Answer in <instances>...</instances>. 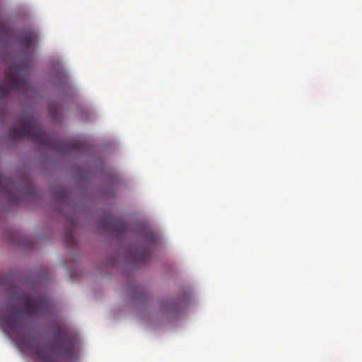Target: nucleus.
Returning a JSON list of instances; mask_svg holds the SVG:
<instances>
[{
	"label": "nucleus",
	"instance_id": "obj_1",
	"mask_svg": "<svg viewBox=\"0 0 362 362\" xmlns=\"http://www.w3.org/2000/svg\"><path fill=\"white\" fill-rule=\"evenodd\" d=\"M25 325V317L17 309L5 315L1 322L4 331L10 337L17 339L18 346L22 351H31L43 362H63L74 357L76 337L68 328L58 327L54 332L53 342L40 346L34 336L21 335Z\"/></svg>",
	"mask_w": 362,
	"mask_h": 362
},
{
	"label": "nucleus",
	"instance_id": "obj_2",
	"mask_svg": "<svg viewBox=\"0 0 362 362\" xmlns=\"http://www.w3.org/2000/svg\"><path fill=\"white\" fill-rule=\"evenodd\" d=\"M20 124L14 125L9 132L10 137L13 140L28 137L36 144L61 153H68L78 148V144H70L66 141L57 140L51 138L44 131L42 127L37 125L36 119L33 115H26L21 118Z\"/></svg>",
	"mask_w": 362,
	"mask_h": 362
},
{
	"label": "nucleus",
	"instance_id": "obj_3",
	"mask_svg": "<svg viewBox=\"0 0 362 362\" xmlns=\"http://www.w3.org/2000/svg\"><path fill=\"white\" fill-rule=\"evenodd\" d=\"M25 70L18 65H14L6 70V78L0 86V98L6 97L11 90L21 92L23 95L30 97L33 87L25 78Z\"/></svg>",
	"mask_w": 362,
	"mask_h": 362
},
{
	"label": "nucleus",
	"instance_id": "obj_4",
	"mask_svg": "<svg viewBox=\"0 0 362 362\" xmlns=\"http://www.w3.org/2000/svg\"><path fill=\"white\" fill-rule=\"evenodd\" d=\"M18 303L23 314L28 317L44 316L50 308L49 300L45 296L32 298L27 295H22L18 298Z\"/></svg>",
	"mask_w": 362,
	"mask_h": 362
},
{
	"label": "nucleus",
	"instance_id": "obj_5",
	"mask_svg": "<svg viewBox=\"0 0 362 362\" xmlns=\"http://www.w3.org/2000/svg\"><path fill=\"white\" fill-rule=\"evenodd\" d=\"M17 190L15 182L0 172V194L5 195L8 201L15 205L19 204L18 199L15 198L13 194V192Z\"/></svg>",
	"mask_w": 362,
	"mask_h": 362
},
{
	"label": "nucleus",
	"instance_id": "obj_6",
	"mask_svg": "<svg viewBox=\"0 0 362 362\" xmlns=\"http://www.w3.org/2000/svg\"><path fill=\"white\" fill-rule=\"evenodd\" d=\"M100 225L107 231L122 233L127 229V226L122 219L110 215L100 218Z\"/></svg>",
	"mask_w": 362,
	"mask_h": 362
},
{
	"label": "nucleus",
	"instance_id": "obj_7",
	"mask_svg": "<svg viewBox=\"0 0 362 362\" xmlns=\"http://www.w3.org/2000/svg\"><path fill=\"white\" fill-rule=\"evenodd\" d=\"M127 293L132 301L135 303H141L146 300V290L139 285L132 284L127 288Z\"/></svg>",
	"mask_w": 362,
	"mask_h": 362
},
{
	"label": "nucleus",
	"instance_id": "obj_8",
	"mask_svg": "<svg viewBox=\"0 0 362 362\" xmlns=\"http://www.w3.org/2000/svg\"><path fill=\"white\" fill-rule=\"evenodd\" d=\"M131 259L137 264L146 263L151 259L148 247H138L129 252Z\"/></svg>",
	"mask_w": 362,
	"mask_h": 362
},
{
	"label": "nucleus",
	"instance_id": "obj_9",
	"mask_svg": "<svg viewBox=\"0 0 362 362\" xmlns=\"http://www.w3.org/2000/svg\"><path fill=\"white\" fill-rule=\"evenodd\" d=\"M37 40V34L31 29H25L23 31L20 39L21 45L26 49H29L33 41Z\"/></svg>",
	"mask_w": 362,
	"mask_h": 362
},
{
	"label": "nucleus",
	"instance_id": "obj_10",
	"mask_svg": "<svg viewBox=\"0 0 362 362\" xmlns=\"http://www.w3.org/2000/svg\"><path fill=\"white\" fill-rule=\"evenodd\" d=\"M144 240L148 246L155 245L158 241V237L152 231H146L144 235Z\"/></svg>",
	"mask_w": 362,
	"mask_h": 362
},
{
	"label": "nucleus",
	"instance_id": "obj_11",
	"mask_svg": "<svg viewBox=\"0 0 362 362\" xmlns=\"http://www.w3.org/2000/svg\"><path fill=\"white\" fill-rule=\"evenodd\" d=\"M66 243L69 247H72L76 243L75 235L71 230H66L65 233Z\"/></svg>",
	"mask_w": 362,
	"mask_h": 362
},
{
	"label": "nucleus",
	"instance_id": "obj_12",
	"mask_svg": "<svg viewBox=\"0 0 362 362\" xmlns=\"http://www.w3.org/2000/svg\"><path fill=\"white\" fill-rule=\"evenodd\" d=\"M163 306L164 309L168 311H177L179 308L177 303L168 300L163 302Z\"/></svg>",
	"mask_w": 362,
	"mask_h": 362
},
{
	"label": "nucleus",
	"instance_id": "obj_13",
	"mask_svg": "<svg viewBox=\"0 0 362 362\" xmlns=\"http://www.w3.org/2000/svg\"><path fill=\"white\" fill-rule=\"evenodd\" d=\"M49 114L53 120L57 119V107L56 105L49 106Z\"/></svg>",
	"mask_w": 362,
	"mask_h": 362
},
{
	"label": "nucleus",
	"instance_id": "obj_14",
	"mask_svg": "<svg viewBox=\"0 0 362 362\" xmlns=\"http://www.w3.org/2000/svg\"><path fill=\"white\" fill-rule=\"evenodd\" d=\"M69 222L70 223V225L72 226V227H75L76 225V221L74 218H69Z\"/></svg>",
	"mask_w": 362,
	"mask_h": 362
},
{
	"label": "nucleus",
	"instance_id": "obj_15",
	"mask_svg": "<svg viewBox=\"0 0 362 362\" xmlns=\"http://www.w3.org/2000/svg\"><path fill=\"white\" fill-rule=\"evenodd\" d=\"M2 284V278L1 276H0V284Z\"/></svg>",
	"mask_w": 362,
	"mask_h": 362
}]
</instances>
